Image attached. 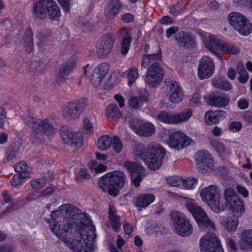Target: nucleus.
Returning a JSON list of instances; mask_svg holds the SVG:
<instances>
[{"label":"nucleus","instance_id":"nucleus-1","mask_svg":"<svg viewBox=\"0 0 252 252\" xmlns=\"http://www.w3.org/2000/svg\"><path fill=\"white\" fill-rule=\"evenodd\" d=\"M77 211V208L70 204H63L58 210L52 211L51 219L44 218V220L49 224L53 232L59 239L63 240L70 229L78 227L73 219Z\"/></svg>","mask_w":252,"mask_h":252},{"label":"nucleus","instance_id":"nucleus-2","mask_svg":"<svg viewBox=\"0 0 252 252\" xmlns=\"http://www.w3.org/2000/svg\"><path fill=\"white\" fill-rule=\"evenodd\" d=\"M132 154L134 159H142L149 168L155 170L161 165L165 151L164 148L158 145L148 147L146 149L143 145L135 143Z\"/></svg>","mask_w":252,"mask_h":252},{"label":"nucleus","instance_id":"nucleus-3","mask_svg":"<svg viewBox=\"0 0 252 252\" xmlns=\"http://www.w3.org/2000/svg\"><path fill=\"white\" fill-rule=\"evenodd\" d=\"M94 231V226L84 233L76 231L77 238L72 239L69 246L73 252H93L95 248L94 243L96 238Z\"/></svg>","mask_w":252,"mask_h":252},{"label":"nucleus","instance_id":"nucleus-4","mask_svg":"<svg viewBox=\"0 0 252 252\" xmlns=\"http://www.w3.org/2000/svg\"><path fill=\"white\" fill-rule=\"evenodd\" d=\"M47 12L52 20H57L61 16L60 8L54 0H39L33 2V14L35 17L44 20Z\"/></svg>","mask_w":252,"mask_h":252},{"label":"nucleus","instance_id":"nucleus-5","mask_svg":"<svg viewBox=\"0 0 252 252\" xmlns=\"http://www.w3.org/2000/svg\"><path fill=\"white\" fill-rule=\"evenodd\" d=\"M186 207L195 219L199 228L207 233H214L215 224L211 221L207 214L200 206L191 202H187Z\"/></svg>","mask_w":252,"mask_h":252},{"label":"nucleus","instance_id":"nucleus-6","mask_svg":"<svg viewBox=\"0 0 252 252\" xmlns=\"http://www.w3.org/2000/svg\"><path fill=\"white\" fill-rule=\"evenodd\" d=\"M186 207L195 219L199 228L207 233H214L215 224L211 221L207 214L200 206L191 202H187Z\"/></svg>","mask_w":252,"mask_h":252},{"label":"nucleus","instance_id":"nucleus-7","mask_svg":"<svg viewBox=\"0 0 252 252\" xmlns=\"http://www.w3.org/2000/svg\"><path fill=\"white\" fill-rule=\"evenodd\" d=\"M186 207L195 219L199 228L207 233H214L215 224L211 221L207 214L200 206L191 202H187Z\"/></svg>","mask_w":252,"mask_h":252},{"label":"nucleus","instance_id":"nucleus-8","mask_svg":"<svg viewBox=\"0 0 252 252\" xmlns=\"http://www.w3.org/2000/svg\"><path fill=\"white\" fill-rule=\"evenodd\" d=\"M202 200L206 202L212 210L219 213L223 210L222 206H220V190L217 186L210 185L200 191Z\"/></svg>","mask_w":252,"mask_h":252},{"label":"nucleus","instance_id":"nucleus-9","mask_svg":"<svg viewBox=\"0 0 252 252\" xmlns=\"http://www.w3.org/2000/svg\"><path fill=\"white\" fill-rule=\"evenodd\" d=\"M87 102L86 98H81L67 103L63 109V117L69 120L79 118L87 106Z\"/></svg>","mask_w":252,"mask_h":252},{"label":"nucleus","instance_id":"nucleus-10","mask_svg":"<svg viewBox=\"0 0 252 252\" xmlns=\"http://www.w3.org/2000/svg\"><path fill=\"white\" fill-rule=\"evenodd\" d=\"M228 20L231 26L242 35L247 36L252 32V24L240 13H230Z\"/></svg>","mask_w":252,"mask_h":252},{"label":"nucleus","instance_id":"nucleus-11","mask_svg":"<svg viewBox=\"0 0 252 252\" xmlns=\"http://www.w3.org/2000/svg\"><path fill=\"white\" fill-rule=\"evenodd\" d=\"M201 252H224L219 239L214 233H206L200 240Z\"/></svg>","mask_w":252,"mask_h":252},{"label":"nucleus","instance_id":"nucleus-12","mask_svg":"<svg viewBox=\"0 0 252 252\" xmlns=\"http://www.w3.org/2000/svg\"><path fill=\"white\" fill-rule=\"evenodd\" d=\"M192 141V139L184 133L176 131L170 134L167 144L170 148L180 151L189 146Z\"/></svg>","mask_w":252,"mask_h":252},{"label":"nucleus","instance_id":"nucleus-13","mask_svg":"<svg viewBox=\"0 0 252 252\" xmlns=\"http://www.w3.org/2000/svg\"><path fill=\"white\" fill-rule=\"evenodd\" d=\"M197 168L202 173H206L212 170L214 168V159L207 151L198 152L195 154Z\"/></svg>","mask_w":252,"mask_h":252},{"label":"nucleus","instance_id":"nucleus-14","mask_svg":"<svg viewBox=\"0 0 252 252\" xmlns=\"http://www.w3.org/2000/svg\"><path fill=\"white\" fill-rule=\"evenodd\" d=\"M114 39L112 35L106 34L99 38L96 44V53L101 58H105L111 52Z\"/></svg>","mask_w":252,"mask_h":252},{"label":"nucleus","instance_id":"nucleus-15","mask_svg":"<svg viewBox=\"0 0 252 252\" xmlns=\"http://www.w3.org/2000/svg\"><path fill=\"white\" fill-rule=\"evenodd\" d=\"M215 65L213 60L208 56L203 57L200 61L198 76L200 79L210 78L213 74Z\"/></svg>","mask_w":252,"mask_h":252},{"label":"nucleus","instance_id":"nucleus-16","mask_svg":"<svg viewBox=\"0 0 252 252\" xmlns=\"http://www.w3.org/2000/svg\"><path fill=\"white\" fill-rule=\"evenodd\" d=\"M126 179V175L122 171H115L105 174L98 180L122 188L124 186Z\"/></svg>","mask_w":252,"mask_h":252},{"label":"nucleus","instance_id":"nucleus-17","mask_svg":"<svg viewBox=\"0 0 252 252\" xmlns=\"http://www.w3.org/2000/svg\"><path fill=\"white\" fill-rule=\"evenodd\" d=\"M60 134L64 142L72 147L78 148L82 145L83 139L80 133H73L63 128L61 130Z\"/></svg>","mask_w":252,"mask_h":252},{"label":"nucleus","instance_id":"nucleus-18","mask_svg":"<svg viewBox=\"0 0 252 252\" xmlns=\"http://www.w3.org/2000/svg\"><path fill=\"white\" fill-rule=\"evenodd\" d=\"M129 126L138 135L148 137L151 135L155 131L154 126L151 123H145L139 125L137 120H132L128 122Z\"/></svg>","mask_w":252,"mask_h":252},{"label":"nucleus","instance_id":"nucleus-19","mask_svg":"<svg viewBox=\"0 0 252 252\" xmlns=\"http://www.w3.org/2000/svg\"><path fill=\"white\" fill-rule=\"evenodd\" d=\"M169 88V100L173 103H178L182 100L183 93L178 83L172 80L166 79L164 82Z\"/></svg>","mask_w":252,"mask_h":252},{"label":"nucleus","instance_id":"nucleus-20","mask_svg":"<svg viewBox=\"0 0 252 252\" xmlns=\"http://www.w3.org/2000/svg\"><path fill=\"white\" fill-rule=\"evenodd\" d=\"M109 69V64L103 63L98 65L93 70L92 74L91 83L95 87H98L104 79Z\"/></svg>","mask_w":252,"mask_h":252},{"label":"nucleus","instance_id":"nucleus-21","mask_svg":"<svg viewBox=\"0 0 252 252\" xmlns=\"http://www.w3.org/2000/svg\"><path fill=\"white\" fill-rule=\"evenodd\" d=\"M223 42V41L219 40L213 35H210L208 37H205L204 40V43L206 47L221 60H222V58L220 53L218 52V50H220L221 51Z\"/></svg>","mask_w":252,"mask_h":252},{"label":"nucleus","instance_id":"nucleus-22","mask_svg":"<svg viewBox=\"0 0 252 252\" xmlns=\"http://www.w3.org/2000/svg\"><path fill=\"white\" fill-rule=\"evenodd\" d=\"M175 39L180 47L191 48L195 47L196 43L193 37L186 32H179L175 36Z\"/></svg>","mask_w":252,"mask_h":252},{"label":"nucleus","instance_id":"nucleus-23","mask_svg":"<svg viewBox=\"0 0 252 252\" xmlns=\"http://www.w3.org/2000/svg\"><path fill=\"white\" fill-rule=\"evenodd\" d=\"M155 199V196L152 194L145 193L138 195L133 198L134 204L138 208L139 211H141L142 208H146L151 204Z\"/></svg>","mask_w":252,"mask_h":252},{"label":"nucleus","instance_id":"nucleus-24","mask_svg":"<svg viewBox=\"0 0 252 252\" xmlns=\"http://www.w3.org/2000/svg\"><path fill=\"white\" fill-rule=\"evenodd\" d=\"M77 58L75 56H72L66 62L64 63L61 66L59 71V76L63 78H66L68 75L75 67Z\"/></svg>","mask_w":252,"mask_h":252},{"label":"nucleus","instance_id":"nucleus-25","mask_svg":"<svg viewBox=\"0 0 252 252\" xmlns=\"http://www.w3.org/2000/svg\"><path fill=\"white\" fill-rule=\"evenodd\" d=\"M122 7L119 0H110L104 10V15L108 19L114 18Z\"/></svg>","mask_w":252,"mask_h":252},{"label":"nucleus","instance_id":"nucleus-26","mask_svg":"<svg viewBox=\"0 0 252 252\" xmlns=\"http://www.w3.org/2000/svg\"><path fill=\"white\" fill-rule=\"evenodd\" d=\"M226 112L222 110L208 111L205 115L206 123L208 125L217 124L225 117Z\"/></svg>","mask_w":252,"mask_h":252},{"label":"nucleus","instance_id":"nucleus-27","mask_svg":"<svg viewBox=\"0 0 252 252\" xmlns=\"http://www.w3.org/2000/svg\"><path fill=\"white\" fill-rule=\"evenodd\" d=\"M240 248L243 250H252V229L245 230L241 234Z\"/></svg>","mask_w":252,"mask_h":252},{"label":"nucleus","instance_id":"nucleus-28","mask_svg":"<svg viewBox=\"0 0 252 252\" xmlns=\"http://www.w3.org/2000/svg\"><path fill=\"white\" fill-rule=\"evenodd\" d=\"M155 118L163 124L176 125L175 113L161 111L155 116Z\"/></svg>","mask_w":252,"mask_h":252},{"label":"nucleus","instance_id":"nucleus-29","mask_svg":"<svg viewBox=\"0 0 252 252\" xmlns=\"http://www.w3.org/2000/svg\"><path fill=\"white\" fill-rule=\"evenodd\" d=\"M229 102V99L227 97L211 95L209 96L208 103L212 106L224 107L228 104Z\"/></svg>","mask_w":252,"mask_h":252},{"label":"nucleus","instance_id":"nucleus-30","mask_svg":"<svg viewBox=\"0 0 252 252\" xmlns=\"http://www.w3.org/2000/svg\"><path fill=\"white\" fill-rule=\"evenodd\" d=\"M233 212L234 215L237 218L241 217L245 211V208L243 201L238 198L236 201L232 202L227 206Z\"/></svg>","mask_w":252,"mask_h":252},{"label":"nucleus","instance_id":"nucleus-31","mask_svg":"<svg viewBox=\"0 0 252 252\" xmlns=\"http://www.w3.org/2000/svg\"><path fill=\"white\" fill-rule=\"evenodd\" d=\"M176 232L182 237L188 236L193 232V228L189 219H187L182 225L175 228Z\"/></svg>","mask_w":252,"mask_h":252},{"label":"nucleus","instance_id":"nucleus-32","mask_svg":"<svg viewBox=\"0 0 252 252\" xmlns=\"http://www.w3.org/2000/svg\"><path fill=\"white\" fill-rule=\"evenodd\" d=\"M106 115L110 121L117 120L121 116V113L116 104H109L106 108Z\"/></svg>","mask_w":252,"mask_h":252},{"label":"nucleus","instance_id":"nucleus-33","mask_svg":"<svg viewBox=\"0 0 252 252\" xmlns=\"http://www.w3.org/2000/svg\"><path fill=\"white\" fill-rule=\"evenodd\" d=\"M212 85L216 88L220 89L225 91L230 90L232 87L231 85L225 79L220 77H216L212 79Z\"/></svg>","mask_w":252,"mask_h":252},{"label":"nucleus","instance_id":"nucleus-34","mask_svg":"<svg viewBox=\"0 0 252 252\" xmlns=\"http://www.w3.org/2000/svg\"><path fill=\"white\" fill-rule=\"evenodd\" d=\"M161 57L162 56L160 50H159L158 53L156 54L144 55L141 63V66L146 68V65L149 66L151 63L157 62L158 60L160 61Z\"/></svg>","mask_w":252,"mask_h":252},{"label":"nucleus","instance_id":"nucleus-35","mask_svg":"<svg viewBox=\"0 0 252 252\" xmlns=\"http://www.w3.org/2000/svg\"><path fill=\"white\" fill-rule=\"evenodd\" d=\"M97 184L99 188L104 192H108L109 194L113 197H116L120 193L119 190L115 186L110 184L98 180Z\"/></svg>","mask_w":252,"mask_h":252},{"label":"nucleus","instance_id":"nucleus-36","mask_svg":"<svg viewBox=\"0 0 252 252\" xmlns=\"http://www.w3.org/2000/svg\"><path fill=\"white\" fill-rule=\"evenodd\" d=\"M24 39L26 52L31 53L33 50V32L31 28H29L26 30Z\"/></svg>","mask_w":252,"mask_h":252},{"label":"nucleus","instance_id":"nucleus-37","mask_svg":"<svg viewBox=\"0 0 252 252\" xmlns=\"http://www.w3.org/2000/svg\"><path fill=\"white\" fill-rule=\"evenodd\" d=\"M169 216L175 226V228L182 225V223L188 219L183 214L176 211H172L170 213Z\"/></svg>","mask_w":252,"mask_h":252},{"label":"nucleus","instance_id":"nucleus-38","mask_svg":"<svg viewBox=\"0 0 252 252\" xmlns=\"http://www.w3.org/2000/svg\"><path fill=\"white\" fill-rule=\"evenodd\" d=\"M238 220L235 217H228L221 221V224L228 231H234L238 224Z\"/></svg>","mask_w":252,"mask_h":252},{"label":"nucleus","instance_id":"nucleus-39","mask_svg":"<svg viewBox=\"0 0 252 252\" xmlns=\"http://www.w3.org/2000/svg\"><path fill=\"white\" fill-rule=\"evenodd\" d=\"M112 138L109 135H103L98 138L97 147L101 151H105L109 149L112 142Z\"/></svg>","mask_w":252,"mask_h":252},{"label":"nucleus","instance_id":"nucleus-40","mask_svg":"<svg viewBox=\"0 0 252 252\" xmlns=\"http://www.w3.org/2000/svg\"><path fill=\"white\" fill-rule=\"evenodd\" d=\"M223 195L225 199V203L227 206L229 204H232V202L236 201L239 198L235 191L230 188L225 189Z\"/></svg>","mask_w":252,"mask_h":252},{"label":"nucleus","instance_id":"nucleus-41","mask_svg":"<svg viewBox=\"0 0 252 252\" xmlns=\"http://www.w3.org/2000/svg\"><path fill=\"white\" fill-rule=\"evenodd\" d=\"M192 114V110L189 108L185 109L180 112L175 113L176 124L187 121Z\"/></svg>","mask_w":252,"mask_h":252},{"label":"nucleus","instance_id":"nucleus-42","mask_svg":"<svg viewBox=\"0 0 252 252\" xmlns=\"http://www.w3.org/2000/svg\"><path fill=\"white\" fill-rule=\"evenodd\" d=\"M15 171L21 174L23 177H29L30 176V168L25 161L16 163L14 166Z\"/></svg>","mask_w":252,"mask_h":252},{"label":"nucleus","instance_id":"nucleus-43","mask_svg":"<svg viewBox=\"0 0 252 252\" xmlns=\"http://www.w3.org/2000/svg\"><path fill=\"white\" fill-rule=\"evenodd\" d=\"M221 51L232 55H236L240 53V49L234 44L223 42L221 46Z\"/></svg>","mask_w":252,"mask_h":252},{"label":"nucleus","instance_id":"nucleus-44","mask_svg":"<svg viewBox=\"0 0 252 252\" xmlns=\"http://www.w3.org/2000/svg\"><path fill=\"white\" fill-rule=\"evenodd\" d=\"M146 74L155 75L158 76L163 77V71L161 66L158 63H151L148 66V69Z\"/></svg>","mask_w":252,"mask_h":252},{"label":"nucleus","instance_id":"nucleus-45","mask_svg":"<svg viewBox=\"0 0 252 252\" xmlns=\"http://www.w3.org/2000/svg\"><path fill=\"white\" fill-rule=\"evenodd\" d=\"M125 167L128 171L130 175L136 173L141 171H144L143 167L138 163L132 161H126L124 162Z\"/></svg>","mask_w":252,"mask_h":252},{"label":"nucleus","instance_id":"nucleus-46","mask_svg":"<svg viewBox=\"0 0 252 252\" xmlns=\"http://www.w3.org/2000/svg\"><path fill=\"white\" fill-rule=\"evenodd\" d=\"M39 123V126H38L37 129L39 130L42 129L43 132L47 135L50 136L55 133L53 126L49 123L48 121L40 119V122Z\"/></svg>","mask_w":252,"mask_h":252},{"label":"nucleus","instance_id":"nucleus-47","mask_svg":"<svg viewBox=\"0 0 252 252\" xmlns=\"http://www.w3.org/2000/svg\"><path fill=\"white\" fill-rule=\"evenodd\" d=\"M162 78L163 77L160 76L146 74L145 81L150 87H155L160 84Z\"/></svg>","mask_w":252,"mask_h":252},{"label":"nucleus","instance_id":"nucleus-48","mask_svg":"<svg viewBox=\"0 0 252 252\" xmlns=\"http://www.w3.org/2000/svg\"><path fill=\"white\" fill-rule=\"evenodd\" d=\"M125 73L127 76L129 86H131L139 76L137 69L134 67L129 68Z\"/></svg>","mask_w":252,"mask_h":252},{"label":"nucleus","instance_id":"nucleus-49","mask_svg":"<svg viewBox=\"0 0 252 252\" xmlns=\"http://www.w3.org/2000/svg\"><path fill=\"white\" fill-rule=\"evenodd\" d=\"M30 140L35 144H41L44 141V137L39 129H34L31 132Z\"/></svg>","mask_w":252,"mask_h":252},{"label":"nucleus","instance_id":"nucleus-50","mask_svg":"<svg viewBox=\"0 0 252 252\" xmlns=\"http://www.w3.org/2000/svg\"><path fill=\"white\" fill-rule=\"evenodd\" d=\"M46 68V65L41 60L33 61L30 64L31 71L37 73L42 72Z\"/></svg>","mask_w":252,"mask_h":252},{"label":"nucleus","instance_id":"nucleus-51","mask_svg":"<svg viewBox=\"0 0 252 252\" xmlns=\"http://www.w3.org/2000/svg\"><path fill=\"white\" fill-rule=\"evenodd\" d=\"M144 176V171H141L136 173L130 175L131 183L136 187H139L140 182L142 181Z\"/></svg>","mask_w":252,"mask_h":252},{"label":"nucleus","instance_id":"nucleus-52","mask_svg":"<svg viewBox=\"0 0 252 252\" xmlns=\"http://www.w3.org/2000/svg\"><path fill=\"white\" fill-rule=\"evenodd\" d=\"M36 36L38 39L36 44L39 48H42L44 46L48 44L50 40V37L48 35L42 32H39Z\"/></svg>","mask_w":252,"mask_h":252},{"label":"nucleus","instance_id":"nucleus-53","mask_svg":"<svg viewBox=\"0 0 252 252\" xmlns=\"http://www.w3.org/2000/svg\"><path fill=\"white\" fill-rule=\"evenodd\" d=\"M237 72L239 75L238 77V81L242 84L246 83L248 80L249 75L245 68L243 66H238Z\"/></svg>","mask_w":252,"mask_h":252},{"label":"nucleus","instance_id":"nucleus-54","mask_svg":"<svg viewBox=\"0 0 252 252\" xmlns=\"http://www.w3.org/2000/svg\"><path fill=\"white\" fill-rule=\"evenodd\" d=\"M131 39L132 38L130 36H127L123 38L121 43V53L123 55H125L128 52Z\"/></svg>","mask_w":252,"mask_h":252},{"label":"nucleus","instance_id":"nucleus-55","mask_svg":"<svg viewBox=\"0 0 252 252\" xmlns=\"http://www.w3.org/2000/svg\"><path fill=\"white\" fill-rule=\"evenodd\" d=\"M91 177L90 175L87 173L86 170L81 168L75 175V181L78 183L83 181L85 179H89Z\"/></svg>","mask_w":252,"mask_h":252},{"label":"nucleus","instance_id":"nucleus-56","mask_svg":"<svg viewBox=\"0 0 252 252\" xmlns=\"http://www.w3.org/2000/svg\"><path fill=\"white\" fill-rule=\"evenodd\" d=\"M111 145L116 153L118 154L122 151L123 145L118 136H113Z\"/></svg>","mask_w":252,"mask_h":252},{"label":"nucleus","instance_id":"nucleus-57","mask_svg":"<svg viewBox=\"0 0 252 252\" xmlns=\"http://www.w3.org/2000/svg\"><path fill=\"white\" fill-rule=\"evenodd\" d=\"M25 122L27 125L33 129H37L39 126L40 119H37L32 117H27L25 119Z\"/></svg>","mask_w":252,"mask_h":252},{"label":"nucleus","instance_id":"nucleus-58","mask_svg":"<svg viewBox=\"0 0 252 252\" xmlns=\"http://www.w3.org/2000/svg\"><path fill=\"white\" fill-rule=\"evenodd\" d=\"M166 181L168 184L172 187H177L181 189L183 184V180L176 176H171L167 178Z\"/></svg>","mask_w":252,"mask_h":252},{"label":"nucleus","instance_id":"nucleus-59","mask_svg":"<svg viewBox=\"0 0 252 252\" xmlns=\"http://www.w3.org/2000/svg\"><path fill=\"white\" fill-rule=\"evenodd\" d=\"M197 180L195 178H189L187 180H183V184L181 189H189L193 188V186L196 183Z\"/></svg>","mask_w":252,"mask_h":252},{"label":"nucleus","instance_id":"nucleus-60","mask_svg":"<svg viewBox=\"0 0 252 252\" xmlns=\"http://www.w3.org/2000/svg\"><path fill=\"white\" fill-rule=\"evenodd\" d=\"M211 145L220 154L223 153L225 152V147L224 145L217 140H214L211 142Z\"/></svg>","mask_w":252,"mask_h":252},{"label":"nucleus","instance_id":"nucleus-61","mask_svg":"<svg viewBox=\"0 0 252 252\" xmlns=\"http://www.w3.org/2000/svg\"><path fill=\"white\" fill-rule=\"evenodd\" d=\"M111 220V225L116 231H118L121 223L120 221V218L118 216H112L110 218Z\"/></svg>","mask_w":252,"mask_h":252},{"label":"nucleus","instance_id":"nucleus-62","mask_svg":"<svg viewBox=\"0 0 252 252\" xmlns=\"http://www.w3.org/2000/svg\"><path fill=\"white\" fill-rule=\"evenodd\" d=\"M116 84V78L115 75H111L109 79L105 82L104 88L105 90H109L113 87Z\"/></svg>","mask_w":252,"mask_h":252},{"label":"nucleus","instance_id":"nucleus-63","mask_svg":"<svg viewBox=\"0 0 252 252\" xmlns=\"http://www.w3.org/2000/svg\"><path fill=\"white\" fill-rule=\"evenodd\" d=\"M27 177H23L21 174H17L13 176L12 180L10 182L11 185L13 187H17L19 185L23 179Z\"/></svg>","mask_w":252,"mask_h":252},{"label":"nucleus","instance_id":"nucleus-64","mask_svg":"<svg viewBox=\"0 0 252 252\" xmlns=\"http://www.w3.org/2000/svg\"><path fill=\"white\" fill-rule=\"evenodd\" d=\"M18 151L19 149L16 147L9 148L6 152V157L7 159L8 160H11L13 159L15 157L16 154H17Z\"/></svg>","mask_w":252,"mask_h":252}]
</instances>
